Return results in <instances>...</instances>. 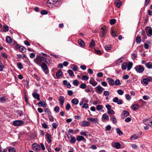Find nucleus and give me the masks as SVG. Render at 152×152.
Here are the masks:
<instances>
[{"mask_svg": "<svg viewBox=\"0 0 152 152\" xmlns=\"http://www.w3.org/2000/svg\"><path fill=\"white\" fill-rule=\"evenodd\" d=\"M133 64L131 62H129L128 64L126 62H124L121 65V68L122 69L125 70L127 67V71H129L132 68Z\"/></svg>", "mask_w": 152, "mask_h": 152, "instance_id": "f257e3e1", "label": "nucleus"}, {"mask_svg": "<svg viewBox=\"0 0 152 152\" xmlns=\"http://www.w3.org/2000/svg\"><path fill=\"white\" fill-rule=\"evenodd\" d=\"M61 2V0H48L47 3V4H52L58 7L60 5Z\"/></svg>", "mask_w": 152, "mask_h": 152, "instance_id": "f03ea898", "label": "nucleus"}, {"mask_svg": "<svg viewBox=\"0 0 152 152\" xmlns=\"http://www.w3.org/2000/svg\"><path fill=\"white\" fill-rule=\"evenodd\" d=\"M143 122L145 125L151 126H152V117L149 119H144L143 121Z\"/></svg>", "mask_w": 152, "mask_h": 152, "instance_id": "7ed1b4c3", "label": "nucleus"}, {"mask_svg": "<svg viewBox=\"0 0 152 152\" xmlns=\"http://www.w3.org/2000/svg\"><path fill=\"white\" fill-rule=\"evenodd\" d=\"M40 66H41L42 69L43 71L46 74H47L48 72L49 71L46 64L45 63L43 62Z\"/></svg>", "mask_w": 152, "mask_h": 152, "instance_id": "20e7f679", "label": "nucleus"}, {"mask_svg": "<svg viewBox=\"0 0 152 152\" xmlns=\"http://www.w3.org/2000/svg\"><path fill=\"white\" fill-rule=\"evenodd\" d=\"M24 122L22 120H17L13 122V124L15 126H20L22 125Z\"/></svg>", "mask_w": 152, "mask_h": 152, "instance_id": "39448f33", "label": "nucleus"}, {"mask_svg": "<svg viewBox=\"0 0 152 152\" xmlns=\"http://www.w3.org/2000/svg\"><path fill=\"white\" fill-rule=\"evenodd\" d=\"M67 136L68 139H69V142L72 144L75 143L76 141V139L75 137L73 136L70 134H67Z\"/></svg>", "mask_w": 152, "mask_h": 152, "instance_id": "423d86ee", "label": "nucleus"}, {"mask_svg": "<svg viewBox=\"0 0 152 152\" xmlns=\"http://www.w3.org/2000/svg\"><path fill=\"white\" fill-rule=\"evenodd\" d=\"M136 71L138 73H141L144 70V68L141 65L136 66L134 68Z\"/></svg>", "mask_w": 152, "mask_h": 152, "instance_id": "0eeeda50", "label": "nucleus"}, {"mask_svg": "<svg viewBox=\"0 0 152 152\" xmlns=\"http://www.w3.org/2000/svg\"><path fill=\"white\" fill-rule=\"evenodd\" d=\"M34 60L36 63L40 66L41 65L42 61V57L40 56H37Z\"/></svg>", "mask_w": 152, "mask_h": 152, "instance_id": "6e6552de", "label": "nucleus"}, {"mask_svg": "<svg viewBox=\"0 0 152 152\" xmlns=\"http://www.w3.org/2000/svg\"><path fill=\"white\" fill-rule=\"evenodd\" d=\"M96 92L99 94H101L104 89L102 87L98 85L95 88Z\"/></svg>", "mask_w": 152, "mask_h": 152, "instance_id": "1a4fd4ad", "label": "nucleus"}, {"mask_svg": "<svg viewBox=\"0 0 152 152\" xmlns=\"http://www.w3.org/2000/svg\"><path fill=\"white\" fill-rule=\"evenodd\" d=\"M33 149L37 151H39L40 149V146L37 143H34L32 145Z\"/></svg>", "mask_w": 152, "mask_h": 152, "instance_id": "9d476101", "label": "nucleus"}, {"mask_svg": "<svg viewBox=\"0 0 152 152\" xmlns=\"http://www.w3.org/2000/svg\"><path fill=\"white\" fill-rule=\"evenodd\" d=\"M113 102L116 103L118 104H122L123 100L121 99H119L118 97H114L113 100Z\"/></svg>", "mask_w": 152, "mask_h": 152, "instance_id": "9b49d317", "label": "nucleus"}, {"mask_svg": "<svg viewBox=\"0 0 152 152\" xmlns=\"http://www.w3.org/2000/svg\"><path fill=\"white\" fill-rule=\"evenodd\" d=\"M87 120L92 123H97L98 121V119L97 118H92L90 117L88 118H87Z\"/></svg>", "mask_w": 152, "mask_h": 152, "instance_id": "f8f14e48", "label": "nucleus"}, {"mask_svg": "<svg viewBox=\"0 0 152 152\" xmlns=\"http://www.w3.org/2000/svg\"><path fill=\"white\" fill-rule=\"evenodd\" d=\"M65 100L64 97L63 96H60L58 98V100L61 106H62L64 104Z\"/></svg>", "mask_w": 152, "mask_h": 152, "instance_id": "ddd939ff", "label": "nucleus"}, {"mask_svg": "<svg viewBox=\"0 0 152 152\" xmlns=\"http://www.w3.org/2000/svg\"><path fill=\"white\" fill-rule=\"evenodd\" d=\"M129 113L126 110H123L121 114V116L122 118L124 119L129 115Z\"/></svg>", "mask_w": 152, "mask_h": 152, "instance_id": "4468645a", "label": "nucleus"}, {"mask_svg": "<svg viewBox=\"0 0 152 152\" xmlns=\"http://www.w3.org/2000/svg\"><path fill=\"white\" fill-rule=\"evenodd\" d=\"M107 80L108 81L109 84L110 86H113L115 85V81L114 80L108 77L107 78Z\"/></svg>", "mask_w": 152, "mask_h": 152, "instance_id": "2eb2a0df", "label": "nucleus"}, {"mask_svg": "<svg viewBox=\"0 0 152 152\" xmlns=\"http://www.w3.org/2000/svg\"><path fill=\"white\" fill-rule=\"evenodd\" d=\"M102 31L101 33L102 34V37H104L105 35V34L107 32V28L106 26H104L102 28Z\"/></svg>", "mask_w": 152, "mask_h": 152, "instance_id": "dca6fc26", "label": "nucleus"}, {"mask_svg": "<svg viewBox=\"0 0 152 152\" xmlns=\"http://www.w3.org/2000/svg\"><path fill=\"white\" fill-rule=\"evenodd\" d=\"M37 104L40 107L43 106L44 107H47V104L44 101H40L38 102Z\"/></svg>", "mask_w": 152, "mask_h": 152, "instance_id": "f3484780", "label": "nucleus"}, {"mask_svg": "<svg viewBox=\"0 0 152 152\" xmlns=\"http://www.w3.org/2000/svg\"><path fill=\"white\" fill-rule=\"evenodd\" d=\"M112 145L113 148L117 149H119L121 147V145L118 142H113L112 143Z\"/></svg>", "mask_w": 152, "mask_h": 152, "instance_id": "a211bd4d", "label": "nucleus"}, {"mask_svg": "<svg viewBox=\"0 0 152 152\" xmlns=\"http://www.w3.org/2000/svg\"><path fill=\"white\" fill-rule=\"evenodd\" d=\"M90 125V123L87 121H83L81 124L80 126H88Z\"/></svg>", "mask_w": 152, "mask_h": 152, "instance_id": "6ab92c4d", "label": "nucleus"}, {"mask_svg": "<svg viewBox=\"0 0 152 152\" xmlns=\"http://www.w3.org/2000/svg\"><path fill=\"white\" fill-rule=\"evenodd\" d=\"M32 94L34 98L37 99L38 100H39V95L37 93L34 92Z\"/></svg>", "mask_w": 152, "mask_h": 152, "instance_id": "aec40b11", "label": "nucleus"}, {"mask_svg": "<svg viewBox=\"0 0 152 152\" xmlns=\"http://www.w3.org/2000/svg\"><path fill=\"white\" fill-rule=\"evenodd\" d=\"M78 43L81 47H83L85 46V44L84 41L81 39L78 40Z\"/></svg>", "mask_w": 152, "mask_h": 152, "instance_id": "412c9836", "label": "nucleus"}, {"mask_svg": "<svg viewBox=\"0 0 152 152\" xmlns=\"http://www.w3.org/2000/svg\"><path fill=\"white\" fill-rule=\"evenodd\" d=\"M109 116L106 113H104L102 115V119L103 121H104L105 120H109Z\"/></svg>", "mask_w": 152, "mask_h": 152, "instance_id": "4be33fe9", "label": "nucleus"}, {"mask_svg": "<svg viewBox=\"0 0 152 152\" xmlns=\"http://www.w3.org/2000/svg\"><path fill=\"white\" fill-rule=\"evenodd\" d=\"M89 83L94 86H96L97 84V83L93 80H90L89 81Z\"/></svg>", "mask_w": 152, "mask_h": 152, "instance_id": "5701e85b", "label": "nucleus"}, {"mask_svg": "<svg viewBox=\"0 0 152 152\" xmlns=\"http://www.w3.org/2000/svg\"><path fill=\"white\" fill-rule=\"evenodd\" d=\"M46 138L48 140L47 141L48 143H50L51 142V136L50 134L48 133H46Z\"/></svg>", "mask_w": 152, "mask_h": 152, "instance_id": "b1692460", "label": "nucleus"}, {"mask_svg": "<svg viewBox=\"0 0 152 152\" xmlns=\"http://www.w3.org/2000/svg\"><path fill=\"white\" fill-rule=\"evenodd\" d=\"M141 134H140V135L138 134L137 135L136 134H134L131 137V139L132 140H134L135 139H136L140 137Z\"/></svg>", "mask_w": 152, "mask_h": 152, "instance_id": "393cba45", "label": "nucleus"}, {"mask_svg": "<svg viewBox=\"0 0 152 152\" xmlns=\"http://www.w3.org/2000/svg\"><path fill=\"white\" fill-rule=\"evenodd\" d=\"M63 84L64 85L66 86L68 88H70L71 87V86L70 83L68 82L66 80H64Z\"/></svg>", "mask_w": 152, "mask_h": 152, "instance_id": "a878e982", "label": "nucleus"}, {"mask_svg": "<svg viewBox=\"0 0 152 152\" xmlns=\"http://www.w3.org/2000/svg\"><path fill=\"white\" fill-rule=\"evenodd\" d=\"M71 102L75 105H77L78 104L79 101L77 99L74 98L71 100Z\"/></svg>", "mask_w": 152, "mask_h": 152, "instance_id": "bb28decb", "label": "nucleus"}, {"mask_svg": "<svg viewBox=\"0 0 152 152\" xmlns=\"http://www.w3.org/2000/svg\"><path fill=\"white\" fill-rule=\"evenodd\" d=\"M145 66L148 69H152V63L151 62L145 64Z\"/></svg>", "mask_w": 152, "mask_h": 152, "instance_id": "cd10ccee", "label": "nucleus"}, {"mask_svg": "<svg viewBox=\"0 0 152 152\" xmlns=\"http://www.w3.org/2000/svg\"><path fill=\"white\" fill-rule=\"evenodd\" d=\"M77 140L78 141H80L81 140H86L84 137L82 136H79L77 137Z\"/></svg>", "mask_w": 152, "mask_h": 152, "instance_id": "c85d7f7f", "label": "nucleus"}, {"mask_svg": "<svg viewBox=\"0 0 152 152\" xmlns=\"http://www.w3.org/2000/svg\"><path fill=\"white\" fill-rule=\"evenodd\" d=\"M62 75V72L61 70H58L56 73V76L58 77H59L61 76Z\"/></svg>", "mask_w": 152, "mask_h": 152, "instance_id": "c756f323", "label": "nucleus"}, {"mask_svg": "<svg viewBox=\"0 0 152 152\" xmlns=\"http://www.w3.org/2000/svg\"><path fill=\"white\" fill-rule=\"evenodd\" d=\"M146 34L148 36L150 37L152 34V29H149L146 33Z\"/></svg>", "mask_w": 152, "mask_h": 152, "instance_id": "7c9ffc66", "label": "nucleus"}, {"mask_svg": "<svg viewBox=\"0 0 152 152\" xmlns=\"http://www.w3.org/2000/svg\"><path fill=\"white\" fill-rule=\"evenodd\" d=\"M115 4L118 8H119L121 5L120 1L117 0L115 2Z\"/></svg>", "mask_w": 152, "mask_h": 152, "instance_id": "2f4dec72", "label": "nucleus"}, {"mask_svg": "<svg viewBox=\"0 0 152 152\" xmlns=\"http://www.w3.org/2000/svg\"><path fill=\"white\" fill-rule=\"evenodd\" d=\"M71 68L74 71H77L78 70L77 66L75 64H72V65Z\"/></svg>", "mask_w": 152, "mask_h": 152, "instance_id": "473e14b6", "label": "nucleus"}, {"mask_svg": "<svg viewBox=\"0 0 152 152\" xmlns=\"http://www.w3.org/2000/svg\"><path fill=\"white\" fill-rule=\"evenodd\" d=\"M96 107L97 110L99 111L103 108V106L102 105L98 104L96 106Z\"/></svg>", "mask_w": 152, "mask_h": 152, "instance_id": "72a5a7b5", "label": "nucleus"}, {"mask_svg": "<svg viewBox=\"0 0 152 152\" xmlns=\"http://www.w3.org/2000/svg\"><path fill=\"white\" fill-rule=\"evenodd\" d=\"M20 51L22 53H23L25 52L26 51V49L23 46H20L19 47Z\"/></svg>", "mask_w": 152, "mask_h": 152, "instance_id": "f704fd0d", "label": "nucleus"}, {"mask_svg": "<svg viewBox=\"0 0 152 152\" xmlns=\"http://www.w3.org/2000/svg\"><path fill=\"white\" fill-rule=\"evenodd\" d=\"M107 113L110 115V116L111 115H112L114 114L115 113V112L112 109L110 110H109L107 111Z\"/></svg>", "mask_w": 152, "mask_h": 152, "instance_id": "c9c22d12", "label": "nucleus"}, {"mask_svg": "<svg viewBox=\"0 0 152 152\" xmlns=\"http://www.w3.org/2000/svg\"><path fill=\"white\" fill-rule=\"evenodd\" d=\"M150 79L148 78H145L143 80V81L145 84H147L150 81Z\"/></svg>", "mask_w": 152, "mask_h": 152, "instance_id": "e433bc0d", "label": "nucleus"}, {"mask_svg": "<svg viewBox=\"0 0 152 152\" xmlns=\"http://www.w3.org/2000/svg\"><path fill=\"white\" fill-rule=\"evenodd\" d=\"M136 41L137 43L140 44L141 42V39L140 36H137L136 38Z\"/></svg>", "mask_w": 152, "mask_h": 152, "instance_id": "4c0bfd02", "label": "nucleus"}, {"mask_svg": "<svg viewBox=\"0 0 152 152\" xmlns=\"http://www.w3.org/2000/svg\"><path fill=\"white\" fill-rule=\"evenodd\" d=\"M6 40L7 42L9 43H11L12 41L11 37L9 36H7V37L6 38Z\"/></svg>", "mask_w": 152, "mask_h": 152, "instance_id": "58836bf2", "label": "nucleus"}, {"mask_svg": "<svg viewBox=\"0 0 152 152\" xmlns=\"http://www.w3.org/2000/svg\"><path fill=\"white\" fill-rule=\"evenodd\" d=\"M116 130L117 133L119 135H121L123 134V132L120 129L117 128Z\"/></svg>", "mask_w": 152, "mask_h": 152, "instance_id": "ea45409f", "label": "nucleus"}, {"mask_svg": "<svg viewBox=\"0 0 152 152\" xmlns=\"http://www.w3.org/2000/svg\"><path fill=\"white\" fill-rule=\"evenodd\" d=\"M67 72L70 76L72 77L74 76V73L72 70L69 69L67 71Z\"/></svg>", "mask_w": 152, "mask_h": 152, "instance_id": "a19ab883", "label": "nucleus"}, {"mask_svg": "<svg viewBox=\"0 0 152 152\" xmlns=\"http://www.w3.org/2000/svg\"><path fill=\"white\" fill-rule=\"evenodd\" d=\"M95 45V42H94V40L93 39H92V40L91 42L90 43V44L89 45V46L90 47L92 48L93 47H94Z\"/></svg>", "mask_w": 152, "mask_h": 152, "instance_id": "79ce46f5", "label": "nucleus"}, {"mask_svg": "<svg viewBox=\"0 0 152 152\" xmlns=\"http://www.w3.org/2000/svg\"><path fill=\"white\" fill-rule=\"evenodd\" d=\"M101 101H100L99 100H97L94 101L93 102V104L94 105H95L98 104H101Z\"/></svg>", "mask_w": 152, "mask_h": 152, "instance_id": "37998d69", "label": "nucleus"}, {"mask_svg": "<svg viewBox=\"0 0 152 152\" xmlns=\"http://www.w3.org/2000/svg\"><path fill=\"white\" fill-rule=\"evenodd\" d=\"M17 66L18 68L20 69L23 68L22 64L20 62L18 63H17Z\"/></svg>", "mask_w": 152, "mask_h": 152, "instance_id": "c03bdc74", "label": "nucleus"}, {"mask_svg": "<svg viewBox=\"0 0 152 152\" xmlns=\"http://www.w3.org/2000/svg\"><path fill=\"white\" fill-rule=\"evenodd\" d=\"M9 152H16L15 149L12 147H10L8 149Z\"/></svg>", "mask_w": 152, "mask_h": 152, "instance_id": "a18cd8bd", "label": "nucleus"}, {"mask_svg": "<svg viewBox=\"0 0 152 152\" xmlns=\"http://www.w3.org/2000/svg\"><path fill=\"white\" fill-rule=\"evenodd\" d=\"M79 82L77 80H75L73 82V84L75 86H77L79 85Z\"/></svg>", "mask_w": 152, "mask_h": 152, "instance_id": "49530a36", "label": "nucleus"}, {"mask_svg": "<svg viewBox=\"0 0 152 152\" xmlns=\"http://www.w3.org/2000/svg\"><path fill=\"white\" fill-rule=\"evenodd\" d=\"M139 106L137 104H134L133 105L132 108L134 110H136L139 108Z\"/></svg>", "mask_w": 152, "mask_h": 152, "instance_id": "de8ad7c7", "label": "nucleus"}, {"mask_svg": "<svg viewBox=\"0 0 152 152\" xmlns=\"http://www.w3.org/2000/svg\"><path fill=\"white\" fill-rule=\"evenodd\" d=\"M86 87V85L84 83H82L80 86V87L82 89H85Z\"/></svg>", "mask_w": 152, "mask_h": 152, "instance_id": "09e8293b", "label": "nucleus"}, {"mask_svg": "<svg viewBox=\"0 0 152 152\" xmlns=\"http://www.w3.org/2000/svg\"><path fill=\"white\" fill-rule=\"evenodd\" d=\"M117 93L120 95H122L124 93V92L121 89H119L117 91Z\"/></svg>", "mask_w": 152, "mask_h": 152, "instance_id": "8fccbe9b", "label": "nucleus"}, {"mask_svg": "<svg viewBox=\"0 0 152 152\" xmlns=\"http://www.w3.org/2000/svg\"><path fill=\"white\" fill-rule=\"evenodd\" d=\"M104 48L107 51L110 50L111 48L110 45H105L104 46Z\"/></svg>", "mask_w": 152, "mask_h": 152, "instance_id": "3c124183", "label": "nucleus"}, {"mask_svg": "<svg viewBox=\"0 0 152 152\" xmlns=\"http://www.w3.org/2000/svg\"><path fill=\"white\" fill-rule=\"evenodd\" d=\"M116 85H121V83L120 80L118 79H117L115 81V84Z\"/></svg>", "mask_w": 152, "mask_h": 152, "instance_id": "603ef678", "label": "nucleus"}, {"mask_svg": "<svg viewBox=\"0 0 152 152\" xmlns=\"http://www.w3.org/2000/svg\"><path fill=\"white\" fill-rule=\"evenodd\" d=\"M150 43V42H147L145 43L144 44V46L145 47V48L146 49H147L149 47V44Z\"/></svg>", "mask_w": 152, "mask_h": 152, "instance_id": "864d4df0", "label": "nucleus"}, {"mask_svg": "<svg viewBox=\"0 0 152 152\" xmlns=\"http://www.w3.org/2000/svg\"><path fill=\"white\" fill-rule=\"evenodd\" d=\"M44 110L45 112L47 113L48 115H50L51 113V112L50 110L47 108H45L44 109Z\"/></svg>", "mask_w": 152, "mask_h": 152, "instance_id": "5fc2aeb1", "label": "nucleus"}, {"mask_svg": "<svg viewBox=\"0 0 152 152\" xmlns=\"http://www.w3.org/2000/svg\"><path fill=\"white\" fill-rule=\"evenodd\" d=\"M6 100L5 97L4 96L0 98V101L1 102H4Z\"/></svg>", "mask_w": 152, "mask_h": 152, "instance_id": "6e6d98bb", "label": "nucleus"}, {"mask_svg": "<svg viewBox=\"0 0 152 152\" xmlns=\"http://www.w3.org/2000/svg\"><path fill=\"white\" fill-rule=\"evenodd\" d=\"M3 27L5 29V31H4V32H6V31H9V27L7 26L6 25H3Z\"/></svg>", "mask_w": 152, "mask_h": 152, "instance_id": "4d7b16f0", "label": "nucleus"}, {"mask_svg": "<svg viewBox=\"0 0 152 152\" xmlns=\"http://www.w3.org/2000/svg\"><path fill=\"white\" fill-rule=\"evenodd\" d=\"M59 107L58 106H56L55 107L54 110L56 112L58 113L59 112Z\"/></svg>", "mask_w": 152, "mask_h": 152, "instance_id": "13d9d810", "label": "nucleus"}, {"mask_svg": "<svg viewBox=\"0 0 152 152\" xmlns=\"http://www.w3.org/2000/svg\"><path fill=\"white\" fill-rule=\"evenodd\" d=\"M70 107H71V106H70V104L69 103H68L66 104V106L65 108L66 110H69L70 109Z\"/></svg>", "mask_w": 152, "mask_h": 152, "instance_id": "bf43d9fd", "label": "nucleus"}, {"mask_svg": "<svg viewBox=\"0 0 152 152\" xmlns=\"http://www.w3.org/2000/svg\"><path fill=\"white\" fill-rule=\"evenodd\" d=\"M89 77L87 76L86 75H83L82 79L83 80H88Z\"/></svg>", "mask_w": 152, "mask_h": 152, "instance_id": "052dcab7", "label": "nucleus"}, {"mask_svg": "<svg viewBox=\"0 0 152 152\" xmlns=\"http://www.w3.org/2000/svg\"><path fill=\"white\" fill-rule=\"evenodd\" d=\"M125 96L126 99L128 100H129L131 99V96L129 94H126L125 95Z\"/></svg>", "mask_w": 152, "mask_h": 152, "instance_id": "680f3d73", "label": "nucleus"}, {"mask_svg": "<svg viewBox=\"0 0 152 152\" xmlns=\"http://www.w3.org/2000/svg\"><path fill=\"white\" fill-rule=\"evenodd\" d=\"M116 20L115 19H111L110 21V24L112 25H113L115 23Z\"/></svg>", "mask_w": 152, "mask_h": 152, "instance_id": "e2e57ef3", "label": "nucleus"}, {"mask_svg": "<svg viewBox=\"0 0 152 152\" xmlns=\"http://www.w3.org/2000/svg\"><path fill=\"white\" fill-rule=\"evenodd\" d=\"M41 13L42 15H45L48 14V12L46 10H42L41 11Z\"/></svg>", "mask_w": 152, "mask_h": 152, "instance_id": "0e129e2a", "label": "nucleus"}, {"mask_svg": "<svg viewBox=\"0 0 152 152\" xmlns=\"http://www.w3.org/2000/svg\"><path fill=\"white\" fill-rule=\"evenodd\" d=\"M95 53L97 54H101L102 53L101 51L98 49H95Z\"/></svg>", "mask_w": 152, "mask_h": 152, "instance_id": "69168bd1", "label": "nucleus"}, {"mask_svg": "<svg viewBox=\"0 0 152 152\" xmlns=\"http://www.w3.org/2000/svg\"><path fill=\"white\" fill-rule=\"evenodd\" d=\"M82 107L83 108H88L89 107V106L88 104L85 103L82 106Z\"/></svg>", "mask_w": 152, "mask_h": 152, "instance_id": "338daca9", "label": "nucleus"}, {"mask_svg": "<svg viewBox=\"0 0 152 152\" xmlns=\"http://www.w3.org/2000/svg\"><path fill=\"white\" fill-rule=\"evenodd\" d=\"M111 127L110 125H107L105 128L106 131H109L111 129Z\"/></svg>", "mask_w": 152, "mask_h": 152, "instance_id": "774afa93", "label": "nucleus"}]
</instances>
